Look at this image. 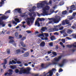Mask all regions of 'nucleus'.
<instances>
[{"instance_id": "1", "label": "nucleus", "mask_w": 76, "mask_h": 76, "mask_svg": "<svg viewBox=\"0 0 76 76\" xmlns=\"http://www.w3.org/2000/svg\"><path fill=\"white\" fill-rule=\"evenodd\" d=\"M45 4L47 5L48 4V3L46 2V1H42V3H38L37 4V7L38 9L43 8L42 9L43 10V13L42 14V15L44 16H45V15H48V12L46 11V10H48L50 9V7L48 6H46L45 7H44Z\"/></svg>"}, {"instance_id": "2", "label": "nucleus", "mask_w": 76, "mask_h": 76, "mask_svg": "<svg viewBox=\"0 0 76 76\" xmlns=\"http://www.w3.org/2000/svg\"><path fill=\"white\" fill-rule=\"evenodd\" d=\"M66 59H64L61 64H59L58 63L55 61H53L52 63L49 62L47 63L48 64L47 66V67H48V66H51V65H57L58 64L59 65V66L60 67H63V66H64V63H66Z\"/></svg>"}, {"instance_id": "3", "label": "nucleus", "mask_w": 76, "mask_h": 76, "mask_svg": "<svg viewBox=\"0 0 76 76\" xmlns=\"http://www.w3.org/2000/svg\"><path fill=\"white\" fill-rule=\"evenodd\" d=\"M31 70V69L29 67L27 68L26 69H24L23 67L21 68L20 69V70L24 72H27V74H31V73H30V70Z\"/></svg>"}, {"instance_id": "4", "label": "nucleus", "mask_w": 76, "mask_h": 76, "mask_svg": "<svg viewBox=\"0 0 76 76\" xmlns=\"http://www.w3.org/2000/svg\"><path fill=\"white\" fill-rule=\"evenodd\" d=\"M53 20L55 21V23H58L61 20V17L59 16L56 15L55 17V18H54L53 19Z\"/></svg>"}, {"instance_id": "5", "label": "nucleus", "mask_w": 76, "mask_h": 76, "mask_svg": "<svg viewBox=\"0 0 76 76\" xmlns=\"http://www.w3.org/2000/svg\"><path fill=\"white\" fill-rule=\"evenodd\" d=\"M54 71H56V69L55 68L51 70L49 72H48V73L45 74V75H48V73H49V75H48L47 76H52V75H53V72Z\"/></svg>"}, {"instance_id": "6", "label": "nucleus", "mask_w": 76, "mask_h": 76, "mask_svg": "<svg viewBox=\"0 0 76 76\" xmlns=\"http://www.w3.org/2000/svg\"><path fill=\"white\" fill-rule=\"evenodd\" d=\"M70 23L69 20L68 19H66L65 20H63L62 22V25L63 26L66 25H69Z\"/></svg>"}, {"instance_id": "7", "label": "nucleus", "mask_w": 76, "mask_h": 76, "mask_svg": "<svg viewBox=\"0 0 76 76\" xmlns=\"http://www.w3.org/2000/svg\"><path fill=\"white\" fill-rule=\"evenodd\" d=\"M35 19L33 17V16H32L31 18H27L26 20H27L26 21L27 23V25H30V21H29V20H34Z\"/></svg>"}, {"instance_id": "8", "label": "nucleus", "mask_w": 76, "mask_h": 76, "mask_svg": "<svg viewBox=\"0 0 76 76\" xmlns=\"http://www.w3.org/2000/svg\"><path fill=\"white\" fill-rule=\"evenodd\" d=\"M74 4H75L72 5L70 7V9H73L72 10H76V2H74Z\"/></svg>"}, {"instance_id": "9", "label": "nucleus", "mask_w": 76, "mask_h": 76, "mask_svg": "<svg viewBox=\"0 0 76 76\" xmlns=\"http://www.w3.org/2000/svg\"><path fill=\"white\" fill-rule=\"evenodd\" d=\"M35 26H37L38 27H40L41 26L40 23H39V21L38 20H37L35 21Z\"/></svg>"}, {"instance_id": "10", "label": "nucleus", "mask_w": 76, "mask_h": 76, "mask_svg": "<svg viewBox=\"0 0 76 76\" xmlns=\"http://www.w3.org/2000/svg\"><path fill=\"white\" fill-rule=\"evenodd\" d=\"M15 11L16 12H18L19 13H22V11H21V9H15Z\"/></svg>"}, {"instance_id": "11", "label": "nucleus", "mask_w": 76, "mask_h": 76, "mask_svg": "<svg viewBox=\"0 0 76 76\" xmlns=\"http://www.w3.org/2000/svg\"><path fill=\"white\" fill-rule=\"evenodd\" d=\"M45 43L44 42H42L40 43L39 45L40 47H43L45 46Z\"/></svg>"}, {"instance_id": "12", "label": "nucleus", "mask_w": 76, "mask_h": 76, "mask_svg": "<svg viewBox=\"0 0 76 76\" xmlns=\"http://www.w3.org/2000/svg\"><path fill=\"white\" fill-rule=\"evenodd\" d=\"M61 58V56H60L58 57V58H54V60L55 61H59L60 59Z\"/></svg>"}, {"instance_id": "13", "label": "nucleus", "mask_w": 76, "mask_h": 76, "mask_svg": "<svg viewBox=\"0 0 76 76\" xmlns=\"http://www.w3.org/2000/svg\"><path fill=\"white\" fill-rule=\"evenodd\" d=\"M29 53L27 52L24 54L23 57H27L29 56Z\"/></svg>"}, {"instance_id": "14", "label": "nucleus", "mask_w": 76, "mask_h": 76, "mask_svg": "<svg viewBox=\"0 0 76 76\" xmlns=\"http://www.w3.org/2000/svg\"><path fill=\"white\" fill-rule=\"evenodd\" d=\"M16 54H22V53H21V51H20V50L18 49L16 50Z\"/></svg>"}, {"instance_id": "15", "label": "nucleus", "mask_w": 76, "mask_h": 76, "mask_svg": "<svg viewBox=\"0 0 76 76\" xmlns=\"http://www.w3.org/2000/svg\"><path fill=\"white\" fill-rule=\"evenodd\" d=\"M73 32V30H71L70 29H68L67 31L68 34H71Z\"/></svg>"}, {"instance_id": "16", "label": "nucleus", "mask_w": 76, "mask_h": 76, "mask_svg": "<svg viewBox=\"0 0 76 76\" xmlns=\"http://www.w3.org/2000/svg\"><path fill=\"white\" fill-rule=\"evenodd\" d=\"M27 73H28V72H24L23 71H21V70L19 71V74H20V75H21L22 73H23L24 74H27Z\"/></svg>"}, {"instance_id": "17", "label": "nucleus", "mask_w": 76, "mask_h": 76, "mask_svg": "<svg viewBox=\"0 0 76 76\" xmlns=\"http://www.w3.org/2000/svg\"><path fill=\"white\" fill-rule=\"evenodd\" d=\"M37 36L38 37H44V34H38L37 35Z\"/></svg>"}, {"instance_id": "18", "label": "nucleus", "mask_w": 76, "mask_h": 76, "mask_svg": "<svg viewBox=\"0 0 76 76\" xmlns=\"http://www.w3.org/2000/svg\"><path fill=\"white\" fill-rule=\"evenodd\" d=\"M20 43L21 45V46H22L23 47H26V45L24 44V43L23 42H20Z\"/></svg>"}, {"instance_id": "19", "label": "nucleus", "mask_w": 76, "mask_h": 76, "mask_svg": "<svg viewBox=\"0 0 76 76\" xmlns=\"http://www.w3.org/2000/svg\"><path fill=\"white\" fill-rule=\"evenodd\" d=\"M41 31L43 32H44L45 30H47V28L46 27H42L41 29Z\"/></svg>"}, {"instance_id": "20", "label": "nucleus", "mask_w": 76, "mask_h": 76, "mask_svg": "<svg viewBox=\"0 0 76 76\" xmlns=\"http://www.w3.org/2000/svg\"><path fill=\"white\" fill-rule=\"evenodd\" d=\"M50 38L51 41H53V40H54V39H56V37H54V36H52L50 37Z\"/></svg>"}, {"instance_id": "21", "label": "nucleus", "mask_w": 76, "mask_h": 76, "mask_svg": "<svg viewBox=\"0 0 76 76\" xmlns=\"http://www.w3.org/2000/svg\"><path fill=\"white\" fill-rule=\"evenodd\" d=\"M0 25H2V27H4L6 26V24L4 23V22H2L1 23H0Z\"/></svg>"}, {"instance_id": "22", "label": "nucleus", "mask_w": 76, "mask_h": 76, "mask_svg": "<svg viewBox=\"0 0 76 76\" xmlns=\"http://www.w3.org/2000/svg\"><path fill=\"white\" fill-rule=\"evenodd\" d=\"M67 11L65 10L64 11L62 12V15H66V14H67Z\"/></svg>"}, {"instance_id": "23", "label": "nucleus", "mask_w": 76, "mask_h": 76, "mask_svg": "<svg viewBox=\"0 0 76 76\" xmlns=\"http://www.w3.org/2000/svg\"><path fill=\"white\" fill-rule=\"evenodd\" d=\"M7 18H8V17H7V16H2L1 17V19H6Z\"/></svg>"}, {"instance_id": "24", "label": "nucleus", "mask_w": 76, "mask_h": 76, "mask_svg": "<svg viewBox=\"0 0 76 76\" xmlns=\"http://www.w3.org/2000/svg\"><path fill=\"white\" fill-rule=\"evenodd\" d=\"M16 66L15 65L11 66V68L12 69H16Z\"/></svg>"}, {"instance_id": "25", "label": "nucleus", "mask_w": 76, "mask_h": 76, "mask_svg": "<svg viewBox=\"0 0 76 76\" xmlns=\"http://www.w3.org/2000/svg\"><path fill=\"white\" fill-rule=\"evenodd\" d=\"M15 21L16 22H17L18 23H19L20 22V21H19V19H18V18H15Z\"/></svg>"}, {"instance_id": "26", "label": "nucleus", "mask_w": 76, "mask_h": 76, "mask_svg": "<svg viewBox=\"0 0 76 76\" xmlns=\"http://www.w3.org/2000/svg\"><path fill=\"white\" fill-rule=\"evenodd\" d=\"M53 31H59V29L58 28H53Z\"/></svg>"}, {"instance_id": "27", "label": "nucleus", "mask_w": 76, "mask_h": 76, "mask_svg": "<svg viewBox=\"0 0 76 76\" xmlns=\"http://www.w3.org/2000/svg\"><path fill=\"white\" fill-rule=\"evenodd\" d=\"M36 9V7L35 6H34L32 8V11H35V10Z\"/></svg>"}, {"instance_id": "28", "label": "nucleus", "mask_w": 76, "mask_h": 76, "mask_svg": "<svg viewBox=\"0 0 76 76\" xmlns=\"http://www.w3.org/2000/svg\"><path fill=\"white\" fill-rule=\"evenodd\" d=\"M15 36L16 37H18L19 36V34L17 32H15Z\"/></svg>"}, {"instance_id": "29", "label": "nucleus", "mask_w": 76, "mask_h": 76, "mask_svg": "<svg viewBox=\"0 0 76 76\" xmlns=\"http://www.w3.org/2000/svg\"><path fill=\"white\" fill-rule=\"evenodd\" d=\"M4 61H5L4 63H2V64L5 65V64H7V60L6 59H5Z\"/></svg>"}, {"instance_id": "30", "label": "nucleus", "mask_w": 76, "mask_h": 76, "mask_svg": "<svg viewBox=\"0 0 76 76\" xmlns=\"http://www.w3.org/2000/svg\"><path fill=\"white\" fill-rule=\"evenodd\" d=\"M66 46L67 47H68V48H72V47H73V45H66Z\"/></svg>"}, {"instance_id": "31", "label": "nucleus", "mask_w": 76, "mask_h": 76, "mask_svg": "<svg viewBox=\"0 0 76 76\" xmlns=\"http://www.w3.org/2000/svg\"><path fill=\"white\" fill-rule=\"evenodd\" d=\"M54 19V18H48V19L49 20H52L53 22L55 23V21L53 20V19Z\"/></svg>"}, {"instance_id": "32", "label": "nucleus", "mask_w": 76, "mask_h": 76, "mask_svg": "<svg viewBox=\"0 0 76 76\" xmlns=\"http://www.w3.org/2000/svg\"><path fill=\"white\" fill-rule=\"evenodd\" d=\"M39 20L41 22H42V21H44V20H45V19L43 18H41L39 19Z\"/></svg>"}, {"instance_id": "33", "label": "nucleus", "mask_w": 76, "mask_h": 76, "mask_svg": "<svg viewBox=\"0 0 76 76\" xmlns=\"http://www.w3.org/2000/svg\"><path fill=\"white\" fill-rule=\"evenodd\" d=\"M10 13V10H9L7 11H6L5 13V15H6V14H7V13Z\"/></svg>"}, {"instance_id": "34", "label": "nucleus", "mask_w": 76, "mask_h": 76, "mask_svg": "<svg viewBox=\"0 0 76 76\" xmlns=\"http://www.w3.org/2000/svg\"><path fill=\"white\" fill-rule=\"evenodd\" d=\"M63 35L64 37H67L68 35L66 33H65L63 34Z\"/></svg>"}, {"instance_id": "35", "label": "nucleus", "mask_w": 76, "mask_h": 76, "mask_svg": "<svg viewBox=\"0 0 76 76\" xmlns=\"http://www.w3.org/2000/svg\"><path fill=\"white\" fill-rule=\"evenodd\" d=\"M52 54L54 56H56L57 55V53H56V52H52Z\"/></svg>"}, {"instance_id": "36", "label": "nucleus", "mask_w": 76, "mask_h": 76, "mask_svg": "<svg viewBox=\"0 0 76 76\" xmlns=\"http://www.w3.org/2000/svg\"><path fill=\"white\" fill-rule=\"evenodd\" d=\"M60 32L61 34H63L65 32V30H64L63 31H60Z\"/></svg>"}, {"instance_id": "37", "label": "nucleus", "mask_w": 76, "mask_h": 76, "mask_svg": "<svg viewBox=\"0 0 76 76\" xmlns=\"http://www.w3.org/2000/svg\"><path fill=\"white\" fill-rule=\"evenodd\" d=\"M61 41L63 42V43H65L66 40L65 39H61Z\"/></svg>"}, {"instance_id": "38", "label": "nucleus", "mask_w": 76, "mask_h": 76, "mask_svg": "<svg viewBox=\"0 0 76 76\" xmlns=\"http://www.w3.org/2000/svg\"><path fill=\"white\" fill-rule=\"evenodd\" d=\"M44 35H45V37H48L49 36V35L47 33H45Z\"/></svg>"}, {"instance_id": "39", "label": "nucleus", "mask_w": 76, "mask_h": 76, "mask_svg": "<svg viewBox=\"0 0 76 76\" xmlns=\"http://www.w3.org/2000/svg\"><path fill=\"white\" fill-rule=\"evenodd\" d=\"M63 71V69H61V68H60L59 70V71L58 72L59 73H60V72H62Z\"/></svg>"}, {"instance_id": "40", "label": "nucleus", "mask_w": 76, "mask_h": 76, "mask_svg": "<svg viewBox=\"0 0 76 76\" xmlns=\"http://www.w3.org/2000/svg\"><path fill=\"white\" fill-rule=\"evenodd\" d=\"M26 39V37H23L21 39L22 41H24L25 39Z\"/></svg>"}, {"instance_id": "41", "label": "nucleus", "mask_w": 76, "mask_h": 76, "mask_svg": "<svg viewBox=\"0 0 76 76\" xmlns=\"http://www.w3.org/2000/svg\"><path fill=\"white\" fill-rule=\"evenodd\" d=\"M21 49L23 50L24 51H26V48H24L21 47Z\"/></svg>"}, {"instance_id": "42", "label": "nucleus", "mask_w": 76, "mask_h": 76, "mask_svg": "<svg viewBox=\"0 0 76 76\" xmlns=\"http://www.w3.org/2000/svg\"><path fill=\"white\" fill-rule=\"evenodd\" d=\"M71 28H72V29H75V28H76V26H71Z\"/></svg>"}, {"instance_id": "43", "label": "nucleus", "mask_w": 76, "mask_h": 76, "mask_svg": "<svg viewBox=\"0 0 76 76\" xmlns=\"http://www.w3.org/2000/svg\"><path fill=\"white\" fill-rule=\"evenodd\" d=\"M9 23H10V24H9L8 25V26L9 27H12V25L10 24L12 23V22H10Z\"/></svg>"}, {"instance_id": "44", "label": "nucleus", "mask_w": 76, "mask_h": 76, "mask_svg": "<svg viewBox=\"0 0 76 76\" xmlns=\"http://www.w3.org/2000/svg\"><path fill=\"white\" fill-rule=\"evenodd\" d=\"M14 42V40L12 39H11L10 40V43H12V42Z\"/></svg>"}, {"instance_id": "45", "label": "nucleus", "mask_w": 76, "mask_h": 76, "mask_svg": "<svg viewBox=\"0 0 76 76\" xmlns=\"http://www.w3.org/2000/svg\"><path fill=\"white\" fill-rule=\"evenodd\" d=\"M15 72L16 73H18L19 72V71L18 69H17L15 70Z\"/></svg>"}, {"instance_id": "46", "label": "nucleus", "mask_w": 76, "mask_h": 76, "mask_svg": "<svg viewBox=\"0 0 76 76\" xmlns=\"http://www.w3.org/2000/svg\"><path fill=\"white\" fill-rule=\"evenodd\" d=\"M49 45L50 46H51V47H52L53 45V43L52 42H50L49 43Z\"/></svg>"}, {"instance_id": "47", "label": "nucleus", "mask_w": 76, "mask_h": 76, "mask_svg": "<svg viewBox=\"0 0 76 76\" xmlns=\"http://www.w3.org/2000/svg\"><path fill=\"white\" fill-rule=\"evenodd\" d=\"M26 32H27V34H31L32 33V31H26Z\"/></svg>"}, {"instance_id": "48", "label": "nucleus", "mask_w": 76, "mask_h": 76, "mask_svg": "<svg viewBox=\"0 0 76 76\" xmlns=\"http://www.w3.org/2000/svg\"><path fill=\"white\" fill-rule=\"evenodd\" d=\"M72 36L74 38L76 39V34H75L72 35Z\"/></svg>"}, {"instance_id": "49", "label": "nucleus", "mask_w": 76, "mask_h": 76, "mask_svg": "<svg viewBox=\"0 0 76 76\" xmlns=\"http://www.w3.org/2000/svg\"><path fill=\"white\" fill-rule=\"evenodd\" d=\"M64 28V27H63V26H62L61 27H60L59 28V30H63V28Z\"/></svg>"}, {"instance_id": "50", "label": "nucleus", "mask_w": 76, "mask_h": 76, "mask_svg": "<svg viewBox=\"0 0 76 76\" xmlns=\"http://www.w3.org/2000/svg\"><path fill=\"white\" fill-rule=\"evenodd\" d=\"M12 62L13 64H16V62L15 61L12 60Z\"/></svg>"}, {"instance_id": "51", "label": "nucleus", "mask_w": 76, "mask_h": 76, "mask_svg": "<svg viewBox=\"0 0 76 76\" xmlns=\"http://www.w3.org/2000/svg\"><path fill=\"white\" fill-rule=\"evenodd\" d=\"M74 18V17H72L69 18V20H72V19H73Z\"/></svg>"}, {"instance_id": "52", "label": "nucleus", "mask_w": 76, "mask_h": 76, "mask_svg": "<svg viewBox=\"0 0 76 76\" xmlns=\"http://www.w3.org/2000/svg\"><path fill=\"white\" fill-rule=\"evenodd\" d=\"M12 38H14V37H12V36H9V39H12Z\"/></svg>"}, {"instance_id": "53", "label": "nucleus", "mask_w": 76, "mask_h": 76, "mask_svg": "<svg viewBox=\"0 0 76 76\" xmlns=\"http://www.w3.org/2000/svg\"><path fill=\"white\" fill-rule=\"evenodd\" d=\"M17 64H21L22 63V62L20 61H17Z\"/></svg>"}, {"instance_id": "54", "label": "nucleus", "mask_w": 76, "mask_h": 76, "mask_svg": "<svg viewBox=\"0 0 76 76\" xmlns=\"http://www.w3.org/2000/svg\"><path fill=\"white\" fill-rule=\"evenodd\" d=\"M9 64H12V65H13V62H12V61H10L9 62Z\"/></svg>"}, {"instance_id": "55", "label": "nucleus", "mask_w": 76, "mask_h": 76, "mask_svg": "<svg viewBox=\"0 0 76 76\" xmlns=\"http://www.w3.org/2000/svg\"><path fill=\"white\" fill-rule=\"evenodd\" d=\"M54 35H59V34L57 33V32H56L54 33Z\"/></svg>"}, {"instance_id": "56", "label": "nucleus", "mask_w": 76, "mask_h": 76, "mask_svg": "<svg viewBox=\"0 0 76 76\" xmlns=\"http://www.w3.org/2000/svg\"><path fill=\"white\" fill-rule=\"evenodd\" d=\"M69 13H72V12H73V10H70L69 11Z\"/></svg>"}, {"instance_id": "57", "label": "nucleus", "mask_w": 76, "mask_h": 76, "mask_svg": "<svg viewBox=\"0 0 76 76\" xmlns=\"http://www.w3.org/2000/svg\"><path fill=\"white\" fill-rule=\"evenodd\" d=\"M12 23H13V24H15V25L17 24V23H16V22H15V21H13Z\"/></svg>"}, {"instance_id": "58", "label": "nucleus", "mask_w": 76, "mask_h": 76, "mask_svg": "<svg viewBox=\"0 0 76 76\" xmlns=\"http://www.w3.org/2000/svg\"><path fill=\"white\" fill-rule=\"evenodd\" d=\"M8 75H12V72H9V73H8Z\"/></svg>"}, {"instance_id": "59", "label": "nucleus", "mask_w": 76, "mask_h": 76, "mask_svg": "<svg viewBox=\"0 0 76 76\" xmlns=\"http://www.w3.org/2000/svg\"><path fill=\"white\" fill-rule=\"evenodd\" d=\"M9 72H13V70L12 69H10L9 70Z\"/></svg>"}, {"instance_id": "60", "label": "nucleus", "mask_w": 76, "mask_h": 76, "mask_svg": "<svg viewBox=\"0 0 76 76\" xmlns=\"http://www.w3.org/2000/svg\"><path fill=\"white\" fill-rule=\"evenodd\" d=\"M60 45H63V42H60Z\"/></svg>"}, {"instance_id": "61", "label": "nucleus", "mask_w": 76, "mask_h": 76, "mask_svg": "<svg viewBox=\"0 0 76 76\" xmlns=\"http://www.w3.org/2000/svg\"><path fill=\"white\" fill-rule=\"evenodd\" d=\"M48 54H51V51H49L48 52Z\"/></svg>"}, {"instance_id": "62", "label": "nucleus", "mask_w": 76, "mask_h": 76, "mask_svg": "<svg viewBox=\"0 0 76 76\" xmlns=\"http://www.w3.org/2000/svg\"><path fill=\"white\" fill-rule=\"evenodd\" d=\"M66 39H71V38H70V37H66Z\"/></svg>"}, {"instance_id": "63", "label": "nucleus", "mask_w": 76, "mask_h": 76, "mask_svg": "<svg viewBox=\"0 0 76 76\" xmlns=\"http://www.w3.org/2000/svg\"><path fill=\"white\" fill-rule=\"evenodd\" d=\"M44 39H45V40H48V37H45L44 38Z\"/></svg>"}, {"instance_id": "64", "label": "nucleus", "mask_w": 76, "mask_h": 76, "mask_svg": "<svg viewBox=\"0 0 76 76\" xmlns=\"http://www.w3.org/2000/svg\"><path fill=\"white\" fill-rule=\"evenodd\" d=\"M7 53L8 54H10V50H9L7 51Z\"/></svg>"}]
</instances>
